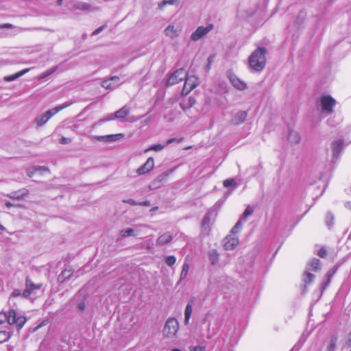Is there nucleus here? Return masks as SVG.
Returning a JSON list of instances; mask_svg holds the SVG:
<instances>
[{"label": "nucleus", "mask_w": 351, "mask_h": 351, "mask_svg": "<svg viewBox=\"0 0 351 351\" xmlns=\"http://www.w3.org/2000/svg\"><path fill=\"white\" fill-rule=\"evenodd\" d=\"M104 28V26H101V27H98L97 29H96L93 33H92V35L93 36H96L98 34H99Z\"/></svg>", "instance_id": "59"}, {"label": "nucleus", "mask_w": 351, "mask_h": 351, "mask_svg": "<svg viewBox=\"0 0 351 351\" xmlns=\"http://www.w3.org/2000/svg\"><path fill=\"white\" fill-rule=\"evenodd\" d=\"M90 8V5L86 3H77L75 6L76 9L82 10H87Z\"/></svg>", "instance_id": "40"}, {"label": "nucleus", "mask_w": 351, "mask_h": 351, "mask_svg": "<svg viewBox=\"0 0 351 351\" xmlns=\"http://www.w3.org/2000/svg\"><path fill=\"white\" fill-rule=\"evenodd\" d=\"M173 171V169H170L169 171H165L162 173H161L160 175H159L157 177V179L159 181H162L163 180H165Z\"/></svg>", "instance_id": "38"}, {"label": "nucleus", "mask_w": 351, "mask_h": 351, "mask_svg": "<svg viewBox=\"0 0 351 351\" xmlns=\"http://www.w3.org/2000/svg\"><path fill=\"white\" fill-rule=\"evenodd\" d=\"M8 322L10 325H14L21 328L27 322L26 317L17 313L14 309H10L8 312Z\"/></svg>", "instance_id": "3"}, {"label": "nucleus", "mask_w": 351, "mask_h": 351, "mask_svg": "<svg viewBox=\"0 0 351 351\" xmlns=\"http://www.w3.org/2000/svg\"><path fill=\"white\" fill-rule=\"evenodd\" d=\"M215 55H211L208 58V64L206 66V71H208L210 69V66L214 60Z\"/></svg>", "instance_id": "43"}, {"label": "nucleus", "mask_w": 351, "mask_h": 351, "mask_svg": "<svg viewBox=\"0 0 351 351\" xmlns=\"http://www.w3.org/2000/svg\"><path fill=\"white\" fill-rule=\"evenodd\" d=\"M182 27L180 25H169L164 30L166 36L173 39L178 37L182 32Z\"/></svg>", "instance_id": "8"}, {"label": "nucleus", "mask_w": 351, "mask_h": 351, "mask_svg": "<svg viewBox=\"0 0 351 351\" xmlns=\"http://www.w3.org/2000/svg\"><path fill=\"white\" fill-rule=\"evenodd\" d=\"M32 292V291L30 289L26 287V289L24 290V291L22 293V295L24 297L27 298L31 295Z\"/></svg>", "instance_id": "54"}, {"label": "nucleus", "mask_w": 351, "mask_h": 351, "mask_svg": "<svg viewBox=\"0 0 351 351\" xmlns=\"http://www.w3.org/2000/svg\"><path fill=\"white\" fill-rule=\"evenodd\" d=\"M146 167H147L148 170L151 171L154 167V158L149 157L145 163Z\"/></svg>", "instance_id": "39"}, {"label": "nucleus", "mask_w": 351, "mask_h": 351, "mask_svg": "<svg viewBox=\"0 0 351 351\" xmlns=\"http://www.w3.org/2000/svg\"><path fill=\"white\" fill-rule=\"evenodd\" d=\"M327 254V251L325 248L322 247L321 248L318 252H317V255L322 258H324Z\"/></svg>", "instance_id": "49"}, {"label": "nucleus", "mask_w": 351, "mask_h": 351, "mask_svg": "<svg viewBox=\"0 0 351 351\" xmlns=\"http://www.w3.org/2000/svg\"><path fill=\"white\" fill-rule=\"evenodd\" d=\"M288 141L291 144H298L301 141V136L300 134L294 130H290L287 136Z\"/></svg>", "instance_id": "16"}, {"label": "nucleus", "mask_w": 351, "mask_h": 351, "mask_svg": "<svg viewBox=\"0 0 351 351\" xmlns=\"http://www.w3.org/2000/svg\"><path fill=\"white\" fill-rule=\"evenodd\" d=\"M10 334L7 330H0V343L6 341L10 338Z\"/></svg>", "instance_id": "30"}, {"label": "nucleus", "mask_w": 351, "mask_h": 351, "mask_svg": "<svg viewBox=\"0 0 351 351\" xmlns=\"http://www.w3.org/2000/svg\"><path fill=\"white\" fill-rule=\"evenodd\" d=\"M336 104V100L330 95H323L320 98L321 111L322 113L331 114Z\"/></svg>", "instance_id": "4"}, {"label": "nucleus", "mask_w": 351, "mask_h": 351, "mask_svg": "<svg viewBox=\"0 0 351 351\" xmlns=\"http://www.w3.org/2000/svg\"><path fill=\"white\" fill-rule=\"evenodd\" d=\"M239 244L238 237L231 235L226 236L223 240V245L226 250H232Z\"/></svg>", "instance_id": "9"}, {"label": "nucleus", "mask_w": 351, "mask_h": 351, "mask_svg": "<svg viewBox=\"0 0 351 351\" xmlns=\"http://www.w3.org/2000/svg\"><path fill=\"white\" fill-rule=\"evenodd\" d=\"M330 279L327 278L326 281L324 282L322 285V291L327 287V286L330 284Z\"/></svg>", "instance_id": "57"}, {"label": "nucleus", "mask_w": 351, "mask_h": 351, "mask_svg": "<svg viewBox=\"0 0 351 351\" xmlns=\"http://www.w3.org/2000/svg\"><path fill=\"white\" fill-rule=\"evenodd\" d=\"M165 148V145L161 144H156L153 145L151 147H149L148 149L145 150V152L147 151H156V152H160L162 151Z\"/></svg>", "instance_id": "33"}, {"label": "nucleus", "mask_w": 351, "mask_h": 351, "mask_svg": "<svg viewBox=\"0 0 351 351\" xmlns=\"http://www.w3.org/2000/svg\"><path fill=\"white\" fill-rule=\"evenodd\" d=\"M184 80V84L182 88V95H186L193 90L197 85V78L195 75L186 76Z\"/></svg>", "instance_id": "6"}, {"label": "nucleus", "mask_w": 351, "mask_h": 351, "mask_svg": "<svg viewBox=\"0 0 351 351\" xmlns=\"http://www.w3.org/2000/svg\"><path fill=\"white\" fill-rule=\"evenodd\" d=\"M337 268L335 267L332 269H331L330 270H329L327 272L326 275V278H328L331 280V278H332L333 275L337 271Z\"/></svg>", "instance_id": "45"}, {"label": "nucleus", "mask_w": 351, "mask_h": 351, "mask_svg": "<svg viewBox=\"0 0 351 351\" xmlns=\"http://www.w3.org/2000/svg\"><path fill=\"white\" fill-rule=\"evenodd\" d=\"M29 193V191L26 189H23L22 190L18 191H13L9 194H8V197L14 199H21L27 196Z\"/></svg>", "instance_id": "14"}, {"label": "nucleus", "mask_w": 351, "mask_h": 351, "mask_svg": "<svg viewBox=\"0 0 351 351\" xmlns=\"http://www.w3.org/2000/svg\"><path fill=\"white\" fill-rule=\"evenodd\" d=\"M150 202L148 201V200H146V201H144V202H138V205H140V206H150Z\"/></svg>", "instance_id": "61"}, {"label": "nucleus", "mask_w": 351, "mask_h": 351, "mask_svg": "<svg viewBox=\"0 0 351 351\" xmlns=\"http://www.w3.org/2000/svg\"><path fill=\"white\" fill-rule=\"evenodd\" d=\"M195 99L191 97L189 98L188 104H185L184 103H180V106L184 111H186L187 109L192 107L195 104Z\"/></svg>", "instance_id": "27"}, {"label": "nucleus", "mask_w": 351, "mask_h": 351, "mask_svg": "<svg viewBox=\"0 0 351 351\" xmlns=\"http://www.w3.org/2000/svg\"><path fill=\"white\" fill-rule=\"evenodd\" d=\"M190 351H204V347L202 346H190Z\"/></svg>", "instance_id": "52"}, {"label": "nucleus", "mask_w": 351, "mask_h": 351, "mask_svg": "<svg viewBox=\"0 0 351 351\" xmlns=\"http://www.w3.org/2000/svg\"><path fill=\"white\" fill-rule=\"evenodd\" d=\"M229 80L234 87L239 90L246 89L247 84L234 74H229Z\"/></svg>", "instance_id": "10"}, {"label": "nucleus", "mask_w": 351, "mask_h": 351, "mask_svg": "<svg viewBox=\"0 0 351 351\" xmlns=\"http://www.w3.org/2000/svg\"><path fill=\"white\" fill-rule=\"evenodd\" d=\"M334 215L332 213L328 212L326 215V223L328 227L332 226L334 224Z\"/></svg>", "instance_id": "29"}, {"label": "nucleus", "mask_w": 351, "mask_h": 351, "mask_svg": "<svg viewBox=\"0 0 351 351\" xmlns=\"http://www.w3.org/2000/svg\"><path fill=\"white\" fill-rule=\"evenodd\" d=\"M119 77L113 76L109 80L102 82L101 86L106 89H113L119 85Z\"/></svg>", "instance_id": "12"}, {"label": "nucleus", "mask_w": 351, "mask_h": 351, "mask_svg": "<svg viewBox=\"0 0 351 351\" xmlns=\"http://www.w3.org/2000/svg\"><path fill=\"white\" fill-rule=\"evenodd\" d=\"M123 137V134H110L105 136H97V139L99 141L106 142V143H111L115 142Z\"/></svg>", "instance_id": "11"}, {"label": "nucleus", "mask_w": 351, "mask_h": 351, "mask_svg": "<svg viewBox=\"0 0 351 351\" xmlns=\"http://www.w3.org/2000/svg\"><path fill=\"white\" fill-rule=\"evenodd\" d=\"M210 215L209 214H206L204 219H203V221H202V226L204 227H205L206 226H208L209 223H210Z\"/></svg>", "instance_id": "47"}, {"label": "nucleus", "mask_w": 351, "mask_h": 351, "mask_svg": "<svg viewBox=\"0 0 351 351\" xmlns=\"http://www.w3.org/2000/svg\"><path fill=\"white\" fill-rule=\"evenodd\" d=\"M37 171L41 173H48L49 172V169L45 166H36Z\"/></svg>", "instance_id": "48"}, {"label": "nucleus", "mask_w": 351, "mask_h": 351, "mask_svg": "<svg viewBox=\"0 0 351 351\" xmlns=\"http://www.w3.org/2000/svg\"><path fill=\"white\" fill-rule=\"evenodd\" d=\"M130 108L126 106L114 112V117L117 119L123 121L125 117L129 114Z\"/></svg>", "instance_id": "18"}, {"label": "nucleus", "mask_w": 351, "mask_h": 351, "mask_svg": "<svg viewBox=\"0 0 351 351\" xmlns=\"http://www.w3.org/2000/svg\"><path fill=\"white\" fill-rule=\"evenodd\" d=\"M219 253L216 250H212L208 253V259L212 265H216L219 261Z\"/></svg>", "instance_id": "23"}, {"label": "nucleus", "mask_w": 351, "mask_h": 351, "mask_svg": "<svg viewBox=\"0 0 351 351\" xmlns=\"http://www.w3.org/2000/svg\"><path fill=\"white\" fill-rule=\"evenodd\" d=\"M346 344L349 346H351V332L349 333L348 336V339H347V341H346Z\"/></svg>", "instance_id": "64"}, {"label": "nucleus", "mask_w": 351, "mask_h": 351, "mask_svg": "<svg viewBox=\"0 0 351 351\" xmlns=\"http://www.w3.org/2000/svg\"><path fill=\"white\" fill-rule=\"evenodd\" d=\"M8 313H0V324L3 323L5 320L8 321Z\"/></svg>", "instance_id": "51"}, {"label": "nucleus", "mask_w": 351, "mask_h": 351, "mask_svg": "<svg viewBox=\"0 0 351 351\" xmlns=\"http://www.w3.org/2000/svg\"><path fill=\"white\" fill-rule=\"evenodd\" d=\"M176 258L174 256H169L165 259V263L169 267L173 266L176 263Z\"/></svg>", "instance_id": "37"}, {"label": "nucleus", "mask_w": 351, "mask_h": 351, "mask_svg": "<svg viewBox=\"0 0 351 351\" xmlns=\"http://www.w3.org/2000/svg\"><path fill=\"white\" fill-rule=\"evenodd\" d=\"M173 142H180V141L178 140L177 138H169L167 141V145H169L171 143H172Z\"/></svg>", "instance_id": "63"}, {"label": "nucleus", "mask_w": 351, "mask_h": 351, "mask_svg": "<svg viewBox=\"0 0 351 351\" xmlns=\"http://www.w3.org/2000/svg\"><path fill=\"white\" fill-rule=\"evenodd\" d=\"M49 324V321L47 319L43 321L40 323L34 329H39L40 328L46 326Z\"/></svg>", "instance_id": "53"}, {"label": "nucleus", "mask_w": 351, "mask_h": 351, "mask_svg": "<svg viewBox=\"0 0 351 351\" xmlns=\"http://www.w3.org/2000/svg\"><path fill=\"white\" fill-rule=\"evenodd\" d=\"M193 311V301H189L186 304L184 311V323L187 324L189 322L191 313Z\"/></svg>", "instance_id": "20"}, {"label": "nucleus", "mask_w": 351, "mask_h": 351, "mask_svg": "<svg viewBox=\"0 0 351 351\" xmlns=\"http://www.w3.org/2000/svg\"><path fill=\"white\" fill-rule=\"evenodd\" d=\"M22 295L21 291L19 289H15L12 293V297H18Z\"/></svg>", "instance_id": "56"}, {"label": "nucleus", "mask_w": 351, "mask_h": 351, "mask_svg": "<svg viewBox=\"0 0 351 351\" xmlns=\"http://www.w3.org/2000/svg\"><path fill=\"white\" fill-rule=\"evenodd\" d=\"M134 232V230L133 229L128 228V229L122 230L120 232V234L122 237H128L133 235Z\"/></svg>", "instance_id": "35"}, {"label": "nucleus", "mask_w": 351, "mask_h": 351, "mask_svg": "<svg viewBox=\"0 0 351 351\" xmlns=\"http://www.w3.org/2000/svg\"><path fill=\"white\" fill-rule=\"evenodd\" d=\"M116 119L114 114H110L107 115L106 117L103 118L99 121V122H104V121H108Z\"/></svg>", "instance_id": "46"}, {"label": "nucleus", "mask_w": 351, "mask_h": 351, "mask_svg": "<svg viewBox=\"0 0 351 351\" xmlns=\"http://www.w3.org/2000/svg\"><path fill=\"white\" fill-rule=\"evenodd\" d=\"M178 327L179 323L178 320L174 317H170L167 320L164 329H178Z\"/></svg>", "instance_id": "19"}, {"label": "nucleus", "mask_w": 351, "mask_h": 351, "mask_svg": "<svg viewBox=\"0 0 351 351\" xmlns=\"http://www.w3.org/2000/svg\"><path fill=\"white\" fill-rule=\"evenodd\" d=\"M64 272V271H62V273L59 275V276L58 278V282H60L61 283L64 282V281L65 280Z\"/></svg>", "instance_id": "60"}, {"label": "nucleus", "mask_w": 351, "mask_h": 351, "mask_svg": "<svg viewBox=\"0 0 351 351\" xmlns=\"http://www.w3.org/2000/svg\"><path fill=\"white\" fill-rule=\"evenodd\" d=\"M241 228H242V223H241V220L239 219L236 223V224L234 226V227L232 228L230 232L232 234H236V233L239 232L241 230Z\"/></svg>", "instance_id": "34"}, {"label": "nucleus", "mask_w": 351, "mask_h": 351, "mask_svg": "<svg viewBox=\"0 0 351 351\" xmlns=\"http://www.w3.org/2000/svg\"><path fill=\"white\" fill-rule=\"evenodd\" d=\"M25 285L26 287L30 289L32 291L40 288V285L34 284L29 277L26 278Z\"/></svg>", "instance_id": "26"}, {"label": "nucleus", "mask_w": 351, "mask_h": 351, "mask_svg": "<svg viewBox=\"0 0 351 351\" xmlns=\"http://www.w3.org/2000/svg\"><path fill=\"white\" fill-rule=\"evenodd\" d=\"M336 338H332L330 341L328 346H327L326 351H335L336 347Z\"/></svg>", "instance_id": "36"}, {"label": "nucleus", "mask_w": 351, "mask_h": 351, "mask_svg": "<svg viewBox=\"0 0 351 351\" xmlns=\"http://www.w3.org/2000/svg\"><path fill=\"white\" fill-rule=\"evenodd\" d=\"M306 16H307V13L305 10H300L298 13V15L296 16V19L295 21V23L298 25H302L304 23V21H305Z\"/></svg>", "instance_id": "24"}, {"label": "nucleus", "mask_w": 351, "mask_h": 351, "mask_svg": "<svg viewBox=\"0 0 351 351\" xmlns=\"http://www.w3.org/2000/svg\"><path fill=\"white\" fill-rule=\"evenodd\" d=\"M232 185H236V182H235L234 180L232 178L227 179L223 181V186L225 187H229Z\"/></svg>", "instance_id": "42"}, {"label": "nucleus", "mask_w": 351, "mask_h": 351, "mask_svg": "<svg viewBox=\"0 0 351 351\" xmlns=\"http://www.w3.org/2000/svg\"><path fill=\"white\" fill-rule=\"evenodd\" d=\"M187 76V72L184 69L176 70L169 77L167 84L169 86L175 85L182 82Z\"/></svg>", "instance_id": "5"}, {"label": "nucleus", "mask_w": 351, "mask_h": 351, "mask_svg": "<svg viewBox=\"0 0 351 351\" xmlns=\"http://www.w3.org/2000/svg\"><path fill=\"white\" fill-rule=\"evenodd\" d=\"M172 239L173 235L170 232H165L158 238L156 244L158 245H163L169 243Z\"/></svg>", "instance_id": "15"}, {"label": "nucleus", "mask_w": 351, "mask_h": 351, "mask_svg": "<svg viewBox=\"0 0 351 351\" xmlns=\"http://www.w3.org/2000/svg\"><path fill=\"white\" fill-rule=\"evenodd\" d=\"M267 52L265 47H258L251 53L248 58V62L252 70L260 72L264 69L266 65Z\"/></svg>", "instance_id": "1"}, {"label": "nucleus", "mask_w": 351, "mask_h": 351, "mask_svg": "<svg viewBox=\"0 0 351 351\" xmlns=\"http://www.w3.org/2000/svg\"><path fill=\"white\" fill-rule=\"evenodd\" d=\"M36 172H38L36 167H32L27 170V175L31 178Z\"/></svg>", "instance_id": "44"}, {"label": "nucleus", "mask_w": 351, "mask_h": 351, "mask_svg": "<svg viewBox=\"0 0 351 351\" xmlns=\"http://www.w3.org/2000/svg\"><path fill=\"white\" fill-rule=\"evenodd\" d=\"M176 0H162L161 2L158 3V8L160 10H162L163 8L167 5H174L176 4Z\"/></svg>", "instance_id": "32"}, {"label": "nucleus", "mask_w": 351, "mask_h": 351, "mask_svg": "<svg viewBox=\"0 0 351 351\" xmlns=\"http://www.w3.org/2000/svg\"><path fill=\"white\" fill-rule=\"evenodd\" d=\"M29 71V69H28V68L27 69H25L18 72L16 74L5 77H4V80L6 81V82L14 81V80L18 79L19 77H21L22 75H23L26 73H27Z\"/></svg>", "instance_id": "22"}, {"label": "nucleus", "mask_w": 351, "mask_h": 351, "mask_svg": "<svg viewBox=\"0 0 351 351\" xmlns=\"http://www.w3.org/2000/svg\"><path fill=\"white\" fill-rule=\"evenodd\" d=\"M213 29V25L209 24L206 27L199 26L196 30L192 33L191 35V39L193 41H197L204 36H205L207 34H208Z\"/></svg>", "instance_id": "7"}, {"label": "nucleus", "mask_w": 351, "mask_h": 351, "mask_svg": "<svg viewBox=\"0 0 351 351\" xmlns=\"http://www.w3.org/2000/svg\"><path fill=\"white\" fill-rule=\"evenodd\" d=\"M5 206L8 207V208H10V207H12V206H17V207H19V208H23V205L22 204H18V205H14L12 203H10V202H5Z\"/></svg>", "instance_id": "58"}, {"label": "nucleus", "mask_w": 351, "mask_h": 351, "mask_svg": "<svg viewBox=\"0 0 351 351\" xmlns=\"http://www.w3.org/2000/svg\"><path fill=\"white\" fill-rule=\"evenodd\" d=\"M315 278V276L310 272V271L306 269L304 274V282L305 285L311 283Z\"/></svg>", "instance_id": "25"}, {"label": "nucleus", "mask_w": 351, "mask_h": 351, "mask_svg": "<svg viewBox=\"0 0 351 351\" xmlns=\"http://www.w3.org/2000/svg\"><path fill=\"white\" fill-rule=\"evenodd\" d=\"M65 108L64 105L62 104L58 106H56L52 109H50L46 111L45 113L37 116L34 122L38 127L43 126L45 125L53 116L56 114L60 110H63Z\"/></svg>", "instance_id": "2"}, {"label": "nucleus", "mask_w": 351, "mask_h": 351, "mask_svg": "<svg viewBox=\"0 0 351 351\" xmlns=\"http://www.w3.org/2000/svg\"><path fill=\"white\" fill-rule=\"evenodd\" d=\"M149 171V170H148L147 167H146V166L145 165V164H143V165H141L137 170H136V173L138 174V175H143L147 172Z\"/></svg>", "instance_id": "41"}, {"label": "nucleus", "mask_w": 351, "mask_h": 351, "mask_svg": "<svg viewBox=\"0 0 351 351\" xmlns=\"http://www.w3.org/2000/svg\"><path fill=\"white\" fill-rule=\"evenodd\" d=\"M123 203H127V204H128L130 205H132V206H136V205H138V202H136L133 199H123Z\"/></svg>", "instance_id": "50"}, {"label": "nucleus", "mask_w": 351, "mask_h": 351, "mask_svg": "<svg viewBox=\"0 0 351 351\" xmlns=\"http://www.w3.org/2000/svg\"><path fill=\"white\" fill-rule=\"evenodd\" d=\"M53 72V71H47L43 73L42 75H40L38 78L40 80L43 79L45 77H47L48 75H49Z\"/></svg>", "instance_id": "55"}, {"label": "nucleus", "mask_w": 351, "mask_h": 351, "mask_svg": "<svg viewBox=\"0 0 351 351\" xmlns=\"http://www.w3.org/2000/svg\"><path fill=\"white\" fill-rule=\"evenodd\" d=\"M77 308L81 311H83L85 308V304L84 302H80L77 305Z\"/></svg>", "instance_id": "62"}, {"label": "nucleus", "mask_w": 351, "mask_h": 351, "mask_svg": "<svg viewBox=\"0 0 351 351\" xmlns=\"http://www.w3.org/2000/svg\"><path fill=\"white\" fill-rule=\"evenodd\" d=\"M343 148V141L338 139L332 143V155L337 158Z\"/></svg>", "instance_id": "13"}, {"label": "nucleus", "mask_w": 351, "mask_h": 351, "mask_svg": "<svg viewBox=\"0 0 351 351\" xmlns=\"http://www.w3.org/2000/svg\"><path fill=\"white\" fill-rule=\"evenodd\" d=\"M321 269L320 267V261L317 258H313L309 263L306 265V269L308 271H317Z\"/></svg>", "instance_id": "17"}, {"label": "nucleus", "mask_w": 351, "mask_h": 351, "mask_svg": "<svg viewBox=\"0 0 351 351\" xmlns=\"http://www.w3.org/2000/svg\"><path fill=\"white\" fill-rule=\"evenodd\" d=\"M189 267L188 263H184L182 265V271L180 274V278L178 282L186 277L188 272H189Z\"/></svg>", "instance_id": "28"}, {"label": "nucleus", "mask_w": 351, "mask_h": 351, "mask_svg": "<svg viewBox=\"0 0 351 351\" xmlns=\"http://www.w3.org/2000/svg\"><path fill=\"white\" fill-rule=\"evenodd\" d=\"M254 212V210L250 206H247L244 212L242 214L241 220H245L247 219V217L250 215H251Z\"/></svg>", "instance_id": "31"}, {"label": "nucleus", "mask_w": 351, "mask_h": 351, "mask_svg": "<svg viewBox=\"0 0 351 351\" xmlns=\"http://www.w3.org/2000/svg\"><path fill=\"white\" fill-rule=\"evenodd\" d=\"M246 117H247V112L240 111L234 115V117L233 118V122L235 124H240L245 120Z\"/></svg>", "instance_id": "21"}]
</instances>
